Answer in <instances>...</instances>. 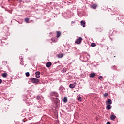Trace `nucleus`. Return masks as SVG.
Returning a JSON list of instances; mask_svg holds the SVG:
<instances>
[{"instance_id": "obj_19", "label": "nucleus", "mask_w": 124, "mask_h": 124, "mask_svg": "<svg viewBox=\"0 0 124 124\" xmlns=\"http://www.w3.org/2000/svg\"><path fill=\"white\" fill-rule=\"evenodd\" d=\"M91 46L92 47H95V46H96V44H95L94 43H92L91 44Z\"/></svg>"}, {"instance_id": "obj_33", "label": "nucleus", "mask_w": 124, "mask_h": 124, "mask_svg": "<svg viewBox=\"0 0 124 124\" xmlns=\"http://www.w3.org/2000/svg\"><path fill=\"white\" fill-rule=\"evenodd\" d=\"M3 40H5L6 39H5L4 38H2Z\"/></svg>"}, {"instance_id": "obj_20", "label": "nucleus", "mask_w": 124, "mask_h": 124, "mask_svg": "<svg viewBox=\"0 0 124 124\" xmlns=\"http://www.w3.org/2000/svg\"><path fill=\"white\" fill-rule=\"evenodd\" d=\"M67 69H66V68H63L62 70V72L64 73L66 71H67Z\"/></svg>"}, {"instance_id": "obj_24", "label": "nucleus", "mask_w": 124, "mask_h": 124, "mask_svg": "<svg viewBox=\"0 0 124 124\" xmlns=\"http://www.w3.org/2000/svg\"><path fill=\"white\" fill-rule=\"evenodd\" d=\"M36 99H37V100H40V99H41L40 96H37L36 97Z\"/></svg>"}, {"instance_id": "obj_13", "label": "nucleus", "mask_w": 124, "mask_h": 124, "mask_svg": "<svg viewBox=\"0 0 124 124\" xmlns=\"http://www.w3.org/2000/svg\"><path fill=\"white\" fill-rule=\"evenodd\" d=\"M115 119H116V116H115V115H111L110 116V120H115Z\"/></svg>"}, {"instance_id": "obj_2", "label": "nucleus", "mask_w": 124, "mask_h": 124, "mask_svg": "<svg viewBox=\"0 0 124 124\" xmlns=\"http://www.w3.org/2000/svg\"><path fill=\"white\" fill-rule=\"evenodd\" d=\"M50 96H55V97H59V94L56 91H52L50 93Z\"/></svg>"}, {"instance_id": "obj_25", "label": "nucleus", "mask_w": 124, "mask_h": 124, "mask_svg": "<svg viewBox=\"0 0 124 124\" xmlns=\"http://www.w3.org/2000/svg\"><path fill=\"white\" fill-rule=\"evenodd\" d=\"M104 96L105 97H106L107 96H108V93H105V94H104Z\"/></svg>"}, {"instance_id": "obj_28", "label": "nucleus", "mask_w": 124, "mask_h": 124, "mask_svg": "<svg viewBox=\"0 0 124 124\" xmlns=\"http://www.w3.org/2000/svg\"><path fill=\"white\" fill-rule=\"evenodd\" d=\"M26 101H27V102H28L29 103H31V101H30L28 99H27L26 100Z\"/></svg>"}, {"instance_id": "obj_34", "label": "nucleus", "mask_w": 124, "mask_h": 124, "mask_svg": "<svg viewBox=\"0 0 124 124\" xmlns=\"http://www.w3.org/2000/svg\"><path fill=\"white\" fill-rule=\"evenodd\" d=\"M55 99H56L57 100H58V99L57 98H56Z\"/></svg>"}, {"instance_id": "obj_16", "label": "nucleus", "mask_w": 124, "mask_h": 124, "mask_svg": "<svg viewBox=\"0 0 124 124\" xmlns=\"http://www.w3.org/2000/svg\"><path fill=\"white\" fill-rule=\"evenodd\" d=\"M108 104H112V100L111 99H108L107 102Z\"/></svg>"}, {"instance_id": "obj_8", "label": "nucleus", "mask_w": 124, "mask_h": 124, "mask_svg": "<svg viewBox=\"0 0 124 124\" xmlns=\"http://www.w3.org/2000/svg\"><path fill=\"white\" fill-rule=\"evenodd\" d=\"M111 105L108 104V105H107L106 109H107V110H111Z\"/></svg>"}, {"instance_id": "obj_30", "label": "nucleus", "mask_w": 124, "mask_h": 124, "mask_svg": "<svg viewBox=\"0 0 124 124\" xmlns=\"http://www.w3.org/2000/svg\"><path fill=\"white\" fill-rule=\"evenodd\" d=\"M2 83V80L1 79H0V84H1Z\"/></svg>"}, {"instance_id": "obj_1", "label": "nucleus", "mask_w": 124, "mask_h": 124, "mask_svg": "<svg viewBox=\"0 0 124 124\" xmlns=\"http://www.w3.org/2000/svg\"><path fill=\"white\" fill-rule=\"evenodd\" d=\"M30 81H31V82H32V83L33 84H35V85H37V84H38V83H39V80L37 78H29Z\"/></svg>"}, {"instance_id": "obj_38", "label": "nucleus", "mask_w": 124, "mask_h": 124, "mask_svg": "<svg viewBox=\"0 0 124 124\" xmlns=\"http://www.w3.org/2000/svg\"><path fill=\"white\" fill-rule=\"evenodd\" d=\"M66 124V123H65V124Z\"/></svg>"}, {"instance_id": "obj_10", "label": "nucleus", "mask_w": 124, "mask_h": 124, "mask_svg": "<svg viewBox=\"0 0 124 124\" xmlns=\"http://www.w3.org/2000/svg\"><path fill=\"white\" fill-rule=\"evenodd\" d=\"M94 76H95V73H93L90 74V78H93V77H94Z\"/></svg>"}, {"instance_id": "obj_21", "label": "nucleus", "mask_w": 124, "mask_h": 124, "mask_svg": "<svg viewBox=\"0 0 124 124\" xmlns=\"http://www.w3.org/2000/svg\"><path fill=\"white\" fill-rule=\"evenodd\" d=\"M25 75L27 77H29V76H30V73L29 72H26L25 73Z\"/></svg>"}, {"instance_id": "obj_26", "label": "nucleus", "mask_w": 124, "mask_h": 124, "mask_svg": "<svg viewBox=\"0 0 124 124\" xmlns=\"http://www.w3.org/2000/svg\"><path fill=\"white\" fill-rule=\"evenodd\" d=\"M19 59L21 61V62H23V57L22 56L19 57Z\"/></svg>"}, {"instance_id": "obj_35", "label": "nucleus", "mask_w": 124, "mask_h": 124, "mask_svg": "<svg viewBox=\"0 0 124 124\" xmlns=\"http://www.w3.org/2000/svg\"><path fill=\"white\" fill-rule=\"evenodd\" d=\"M110 39H111V40H113L112 39V38H110Z\"/></svg>"}, {"instance_id": "obj_18", "label": "nucleus", "mask_w": 124, "mask_h": 124, "mask_svg": "<svg viewBox=\"0 0 124 124\" xmlns=\"http://www.w3.org/2000/svg\"><path fill=\"white\" fill-rule=\"evenodd\" d=\"M25 21L26 23H29V21H30V18H28V17H26L25 19Z\"/></svg>"}, {"instance_id": "obj_32", "label": "nucleus", "mask_w": 124, "mask_h": 124, "mask_svg": "<svg viewBox=\"0 0 124 124\" xmlns=\"http://www.w3.org/2000/svg\"><path fill=\"white\" fill-rule=\"evenodd\" d=\"M71 23H72V24H74V23H75V22H74V21H72Z\"/></svg>"}, {"instance_id": "obj_23", "label": "nucleus", "mask_w": 124, "mask_h": 124, "mask_svg": "<svg viewBox=\"0 0 124 124\" xmlns=\"http://www.w3.org/2000/svg\"><path fill=\"white\" fill-rule=\"evenodd\" d=\"M78 99L79 101H82V97H78Z\"/></svg>"}, {"instance_id": "obj_7", "label": "nucleus", "mask_w": 124, "mask_h": 124, "mask_svg": "<svg viewBox=\"0 0 124 124\" xmlns=\"http://www.w3.org/2000/svg\"><path fill=\"white\" fill-rule=\"evenodd\" d=\"M80 24H81V25L82 26V27H83V28H85V25H86V22L82 20L80 22Z\"/></svg>"}, {"instance_id": "obj_11", "label": "nucleus", "mask_w": 124, "mask_h": 124, "mask_svg": "<svg viewBox=\"0 0 124 124\" xmlns=\"http://www.w3.org/2000/svg\"><path fill=\"white\" fill-rule=\"evenodd\" d=\"M51 65H52V62H48L47 63H46V67H50Z\"/></svg>"}, {"instance_id": "obj_5", "label": "nucleus", "mask_w": 124, "mask_h": 124, "mask_svg": "<svg viewBox=\"0 0 124 124\" xmlns=\"http://www.w3.org/2000/svg\"><path fill=\"white\" fill-rule=\"evenodd\" d=\"M35 77H36V78H39V77H40V72L39 71H38V72H36L35 73Z\"/></svg>"}, {"instance_id": "obj_6", "label": "nucleus", "mask_w": 124, "mask_h": 124, "mask_svg": "<svg viewBox=\"0 0 124 124\" xmlns=\"http://www.w3.org/2000/svg\"><path fill=\"white\" fill-rule=\"evenodd\" d=\"M56 33H57L56 37L57 38H59V37H60V36H61L62 33H61L60 31H56Z\"/></svg>"}, {"instance_id": "obj_12", "label": "nucleus", "mask_w": 124, "mask_h": 124, "mask_svg": "<svg viewBox=\"0 0 124 124\" xmlns=\"http://www.w3.org/2000/svg\"><path fill=\"white\" fill-rule=\"evenodd\" d=\"M59 89L61 91V92H62V91H63V90H64V87H63V86L61 85L60 86Z\"/></svg>"}, {"instance_id": "obj_3", "label": "nucleus", "mask_w": 124, "mask_h": 124, "mask_svg": "<svg viewBox=\"0 0 124 124\" xmlns=\"http://www.w3.org/2000/svg\"><path fill=\"white\" fill-rule=\"evenodd\" d=\"M82 40H83V38H82V37H79L77 40L75 41V43H77V44H80L81 42H82Z\"/></svg>"}, {"instance_id": "obj_31", "label": "nucleus", "mask_w": 124, "mask_h": 124, "mask_svg": "<svg viewBox=\"0 0 124 124\" xmlns=\"http://www.w3.org/2000/svg\"><path fill=\"white\" fill-rule=\"evenodd\" d=\"M107 124H111V123L110 122H108L106 123Z\"/></svg>"}, {"instance_id": "obj_29", "label": "nucleus", "mask_w": 124, "mask_h": 124, "mask_svg": "<svg viewBox=\"0 0 124 124\" xmlns=\"http://www.w3.org/2000/svg\"><path fill=\"white\" fill-rule=\"evenodd\" d=\"M112 68H113L114 67V68H113V69H116V66H112Z\"/></svg>"}, {"instance_id": "obj_17", "label": "nucleus", "mask_w": 124, "mask_h": 124, "mask_svg": "<svg viewBox=\"0 0 124 124\" xmlns=\"http://www.w3.org/2000/svg\"><path fill=\"white\" fill-rule=\"evenodd\" d=\"M58 57L59 58H62V57H63V54L62 53L59 54L58 55Z\"/></svg>"}, {"instance_id": "obj_15", "label": "nucleus", "mask_w": 124, "mask_h": 124, "mask_svg": "<svg viewBox=\"0 0 124 124\" xmlns=\"http://www.w3.org/2000/svg\"><path fill=\"white\" fill-rule=\"evenodd\" d=\"M63 102H64V103H66V102H67V97H64L63 99Z\"/></svg>"}, {"instance_id": "obj_36", "label": "nucleus", "mask_w": 124, "mask_h": 124, "mask_svg": "<svg viewBox=\"0 0 124 124\" xmlns=\"http://www.w3.org/2000/svg\"><path fill=\"white\" fill-rule=\"evenodd\" d=\"M114 58H116V56H114Z\"/></svg>"}, {"instance_id": "obj_22", "label": "nucleus", "mask_w": 124, "mask_h": 124, "mask_svg": "<svg viewBox=\"0 0 124 124\" xmlns=\"http://www.w3.org/2000/svg\"><path fill=\"white\" fill-rule=\"evenodd\" d=\"M102 78H103L102 76H100L99 77H98V79H99V80H102Z\"/></svg>"}, {"instance_id": "obj_9", "label": "nucleus", "mask_w": 124, "mask_h": 124, "mask_svg": "<svg viewBox=\"0 0 124 124\" xmlns=\"http://www.w3.org/2000/svg\"><path fill=\"white\" fill-rule=\"evenodd\" d=\"M96 7H97V5L94 4H93L91 6V8H93V9H96Z\"/></svg>"}, {"instance_id": "obj_14", "label": "nucleus", "mask_w": 124, "mask_h": 124, "mask_svg": "<svg viewBox=\"0 0 124 124\" xmlns=\"http://www.w3.org/2000/svg\"><path fill=\"white\" fill-rule=\"evenodd\" d=\"M2 77H3L4 78H5L6 77H7V73H4L2 74Z\"/></svg>"}, {"instance_id": "obj_4", "label": "nucleus", "mask_w": 124, "mask_h": 124, "mask_svg": "<svg viewBox=\"0 0 124 124\" xmlns=\"http://www.w3.org/2000/svg\"><path fill=\"white\" fill-rule=\"evenodd\" d=\"M76 85H77V83H76V82H74L73 84H70L69 85V88H70V89H74Z\"/></svg>"}, {"instance_id": "obj_27", "label": "nucleus", "mask_w": 124, "mask_h": 124, "mask_svg": "<svg viewBox=\"0 0 124 124\" xmlns=\"http://www.w3.org/2000/svg\"><path fill=\"white\" fill-rule=\"evenodd\" d=\"M117 19H118V21H120V19H121V16H119V17H117Z\"/></svg>"}, {"instance_id": "obj_37", "label": "nucleus", "mask_w": 124, "mask_h": 124, "mask_svg": "<svg viewBox=\"0 0 124 124\" xmlns=\"http://www.w3.org/2000/svg\"><path fill=\"white\" fill-rule=\"evenodd\" d=\"M51 40H53V38L51 39Z\"/></svg>"}]
</instances>
